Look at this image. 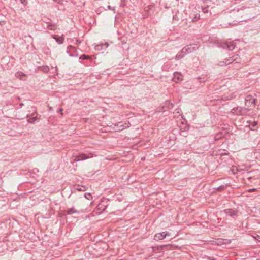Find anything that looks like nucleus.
I'll return each instance as SVG.
<instances>
[{"mask_svg":"<svg viewBox=\"0 0 260 260\" xmlns=\"http://www.w3.org/2000/svg\"><path fill=\"white\" fill-rule=\"evenodd\" d=\"M168 235H170V234L168 233L162 232L160 233H158L155 235L154 239L156 240H161L165 238Z\"/></svg>","mask_w":260,"mask_h":260,"instance_id":"1","label":"nucleus"},{"mask_svg":"<svg viewBox=\"0 0 260 260\" xmlns=\"http://www.w3.org/2000/svg\"><path fill=\"white\" fill-rule=\"evenodd\" d=\"M38 119L37 113H34L29 116H27V121L30 123H34Z\"/></svg>","mask_w":260,"mask_h":260,"instance_id":"2","label":"nucleus"},{"mask_svg":"<svg viewBox=\"0 0 260 260\" xmlns=\"http://www.w3.org/2000/svg\"><path fill=\"white\" fill-rule=\"evenodd\" d=\"M183 79V75L178 72L174 73V76L173 78V81L175 82H178L182 81Z\"/></svg>","mask_w":260,"mask_h":260,"instance_id":"3","label":"nucleus"},{"mask_svg":"<svg viewBox=\"0 0 260 260\" xmlns=\"http://www.w3.org/2000/svg\"><path fill=\"white\" fill-rule=\"evenodd\" d=\"M235 44L233 42H228L225 44L224 47H226L228 49L232 50L235 48Z\"/></svg>","mask_w":260,"mask_h":260,"instance_id":"4","label":"nucleus"},{"mask_svg":"<svg viewBox=\"0 0 260 260\" xmlns=\"http://www.w3.org/2000/svg\"><path fill=\"white\" fill-rule=\"evenodd\" d=\"M88 157L86 156V155L84 154H80L78 156H76L75 157L74 161H78L82 160H84L87 159Z\"/></svg>","mask_w":260,"mask_h":260,"instance_id":"5","label":"nucleus"},{"mask_svg":"<svg viewBox=\"0 0 260 260\" xmlns=\"http://www.w3.org/2000/svg\"><path fill=\"white\" fill-rule=\"evenodd\" d=\"M16 76L21 80H26V75L22 72H18L16 74Z\"/></svg>","mask_w":260,"mask_h":260,"instance_id":"6","label":"nucleus"},{"mask_svg":"<svg viewBox=\"0 0 260 260\" xmlns=\"http://www.w3.org/2000/svg\"><path fill=\"white\" fill-rule=\"evenodd\" d=\"M53 38L56 40V41L59 44H61L63 41V38L62 37H58V36L55 35L53 36Z\"/></svg>","mask_w":260,"mask_h":260,"instance_id":"7","label":"nucleus"},{"mask_svg":"<svg viewBox=\"0 0 260 260\" xmlns=\"http://www.w3.org/2000/svg\"><path fill=\"white\" fill-rule=\"evenodd\" d=\"M83 58V59H88L90 58V57L89 56H86V55H82L80 58Z\"/></svg>","mask_w":260,"mask_h":260,"instance_id":"8","label":"nucleus"},{"mask_svg":"<svg viewBox=\"0 0 260 260\" xmlns=\"http://www.w3.org/2000/svg\"><path fill=\"white\" fill-rule=\"evenodd\" d=\"M85 197L88 200H90L91 198V196L90 194H86Z\"/></svg>","mask_w":260,"mask_h":260,"instance_id":"9","label":"nucleus"},{"mask_svg":"<svg viewBox=\"0 0 260 260\" xmlns=\"http://www.w3.org/2000/svg\"><path fill=\"white\" fill-rule=\"evenodd\" d=\"M221 138L220 136H219V134H217L215 137V139L216 140H218V139H219L220 138Z\"/></svg>","mask_w":260,"mask_h":260,"instance_id":"10","label":"nucleus"},{"mask_svg":"<svg viewBox=\"0 0 260 260\" xmlns=\"http://www.w3.org/2000/svg\"><path fill=\"white\" fill-rule=\"evenodd\" d=\"M73 212H74L73 210V209H71V211L69 212V213H72Z\"/></svg>","mask_w":260,"mask_h":260,"instance_id":"11","label":"nucleus"},{"mask_svg":"<svg viewBox=\"0 0 260 260\" xmlns=\"http://www.w3.org/2000/svg\"><path fill=\"white\" fill-rule=\"evenodd\" d=\"M22 3H23L24 0H21Z\"/></svg>","mask_w":260,"mask_h":260,"instance_id":"12","label":"nucleus"},{"mask_svg":"<svg viewBox=\"0 0 260 260\" xmlns=\"http://www.w3.org/2000/svg\"><path fill=\"white\" fill-rule=\"evenodd\" d=\"M22 3H23L24 0H21Z\"/></svg>","mask_w":260,"mask_h":260,"instance_id":"13","label":"nucleus"}]
</instances>
